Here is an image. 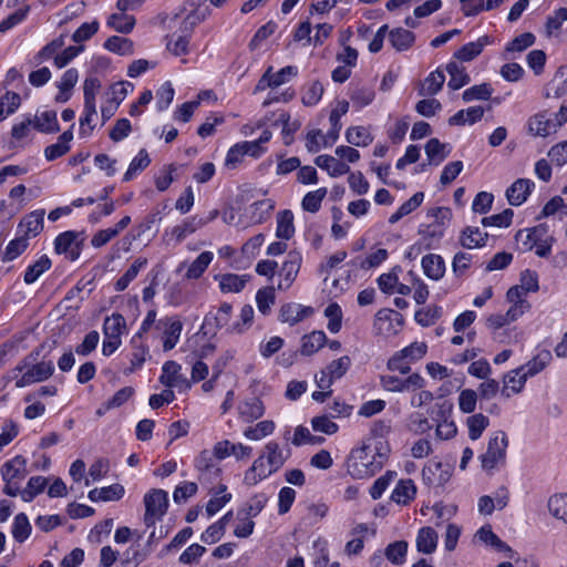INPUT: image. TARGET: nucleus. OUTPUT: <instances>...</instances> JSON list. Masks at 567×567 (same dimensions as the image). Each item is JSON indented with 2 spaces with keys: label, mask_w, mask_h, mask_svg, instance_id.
<instances>
[{
  "label": "nucleus",
  "mask_w": 567,
  "mask_h": 567,
  "mask_svg": "<svg viewBox=\"0 0 567 567\" xmlns=\"http://www.w3.org/2000/svg\"><path fill=\"white\" fill-rule=\"evenodd\" d=\"M213 258V252L203 251L188 267L186 278L198 279L205 272Z\"/></svg>",
  "instance_id": "obj_47"
},
{
  "label": "nucleus",
  "mask_w": 567,
  "mask_h": 567,
  "mask_svg": "<svg viewBox=\"0 0 567 567\" xmlns=\"http://www.w3.org/2000/svg\"><path fill=\"white\" fill-rule=\"evenodd\" d=\"M28 474L27 460L22 455H17L1 466V476L6 483L10 481H22Z\"/></svg>",
  "instance_id": "obj_12"
},
{
  "label": "nucleus",
  "mask_w": 567,
  "mask_h": 567,
  "mask_svg": "<svg viewBox=\"0 0 567 567\" xmlns=\"http://www.w3.org/2000/svg\"><path fill=\"white\" fill-rule=\"evenodd\" d=\"M126 329V321L121 313H112L110 317H106L103 323V333L104 337H115L120 338L123 331Z\"/></svg>",
  "instance_id": "obj_43"
},
{
  "label": "nucleus",
  "mask_w": 567,
  "mask_h": 567,
  "mask_svg": "<svg viewBox=\"0 0 567 567\" xmlns=\"http://www.w3.org/2000/svg\"><path fill=\"white\" fill-rule=\"evenodd\" d=\"M381 386L390 392H404L421 390L425 385V380L419 373H413L405 379L395 375H382Z\"/></svg>",
  "instance_id": "obj_7"
},
{
  "label": "nucleus",
  "mask_w": 567,
  "mask_h": 567,
  "mask_svg": "<svg viewBox=\"0 0 567 567\" xmlns=\"http://www.w3.org/2000/svg\"><path fill=\"white\" fill-rule=\"evenodd\" d=\"M182 365L176 361H166L162 367V374L159 382L168 389H177L178 391H186L190 388V382L182 374Z\"/></svg>",
  "instance_id": "obj_8"
},
{
  "label": "nucleus",
  "mask_w": 567,
  "mask_h": 567,
  "mask_svg": "<svg viewBox=\"0 0 567 567\" xmlns=\"http://www.w3.org/2000/svg\"><path fill=\"white\" fill-rule=\"evenodd\" d=\"M445 82V75L443 71L435 70L431 72L424 80V85L420 90V95H435L439 93Z\"/></svg>",
  "instance_id": "obj_45"
},
{
  "label": "nucleus",
  "mask_w": 567,
  "mask_h": 567,
  "mask_svg": "<svg viewBox=\"0 0 567 567\" xmlns=\"http://www.w3.org/2000/svg\"><path fill=\"white\" fill-rule=\"evenodd\" d=\"M254 308L250 305H245L240 310V321L231 323L228 327V332L240 334L251 326Z\"/></svg>",
  "instance_id": "obj_59"
},
{
  "label": "nucleus",
  "mask_w": 567,
  "mask_h": 567,
  "mask_svg": "<svg viewBox=\"0 0 567 567\" xmlns=\"http://www.w3.org/2000/svg\"><path fill=\"white\" fill-rule=\"evenodd\" d=\"M302 262V256L297 250H291L287 254L286 260L281 266L279 275L282 280L278 284V289L286 290L295 281Z\"/></svg>",
  "instance_id": "obj_10"
},
{
  "label": "nucleus",
  "mask_w": 567,
  "mask_h": 567,
  "mask_svg": "<svg viewBox=\"0 0 567 567\" xmlns=\"http://www.w3.org/2000/svg\"><path fill=\"white\" fill-rule=\"evenodd\" d=\"M534 182L528 178H519L515 181L506 190V198L512 206H519L526 202L532 189Z\"/></svg>",
  "instance_id": "obj_13"
},
{
  "label": "nucleus",
  "mask_w": 567,
  "mask_h": 567,
  "mask_svg": "<svg viewBox=\"0 0 567 567\" xmlns=\"http://www.w3.org/2000/svg\"><path fill=\"white\" fill-rule=\"evenodd\" d=\"M514 216V212L511 208H506L499 214H495L488 217H484L481 220V224L484 227H499L505 228L508 227L512 224V219Z\"/></svg>",
  "instance_id": "obj_61"
},
{
  "label": "nucleus",
  "mask_w": 567,
  "mask_h": 567,
  "mask_svg": "<svg viewBox=\"0 0 567 567\" xmlns=\"http://www.w3.org/2000/svg\"><path fill=\"white\" fill-rule=\"evenodd\" d=\"M487 42L488 37L484 35L481 37L477 41L466 43L454 53V58L464 62L472 61L481 54Z\"/></svg>",
  "instance_id": "obj_35"
},
{
  "label": "nucleus",
  "mask_w": 567,
  "mask_h": 567,
  "mask_svg": "<svg viewBox=\"0 0 567 567\" xmlns=\"http://www.w3.org/2000/svg\"><path fill=\"white\" fill-rule=\"evenodd\" d=\"M488 234L482 231L478 227H466L462 230L460 243L464 248L472 249L486 245Z\"/></svg>",
  "instance_id": "obj_24"
},
{
  "label": "nucleus",
  "mask_w": 567,
  "mask_h": 567,
  "mask_svg": "<svg viewBox=\"0 0 567 567\" xmlns=\"http://www.w3.org/2000/svg\"><path fill=\"white\" fill-rule=\"evenodd\" d=\"M548 511L556 518L567 523V494L551 496L548 499Z\"/></svg>",
  "instance_id": "obj_60"
},
{
  "label": "nucleus",
  "mask_w": 567,
  "mask_h": 567,
  "mask_svg": "<svg viewBox=\"0 0 567 567\" xmlns=\"http://www.w3.org/2000/svg\"><path fill=\"white\" fill-rule=\"evenodd\" d=\"M104 48L107 51L120 55H130L133 53V42L127 38H121L117 35L110 37L104 42Z\"/></svg>",
  "instance_id": "obj_49"
},
{
  "label": "nucleus",
  "mask_w": 567,
  "mask_h": 567,
  "mask_svg": "<svg viewBox=\"0 0 567 567\" xmlns=\"http://www.w3.org/2000/svg\"><path fill=\"white\" fill-rule=\"evenodd\" d=\"M44 209H37L25 215L19 224V228H24L23 237L29 238L38 236L43 230Z\"/></svg>",
  "instance_id": "obj_17"
},
{
  "label": "nucleus",
  "mask_w": 567,
  "mask_h": 567,
  "mask_svg": "<svg viewBox=\"0 0 567 567\" xmlns=\"http://www.w3.org/2000/svg\"><path fill=\"white\" fill-rule=\"evenodd\" d=\"M546 229L543 225L536 226L530 229H520L516 233L515 239L520 243L524 251H529L534 248L537 241L540 240Z\"/></svg>",
  "instance_id": "obj_29"
},
{
  "label": "nucleus",
  "mask_w": 567,
  "mask_h": 567,
  "mask_svg": "<svg viewBox=\"0 0 567 567\" xmlns=\"http://www.w3.org/2000/svg\"><path fill=\"white\" fill-rule=\"evenodd\" d=\"M313 313L311 307L301 306L296 302L284 303L279 310L278 319L290 326H295Z\"/></svg>",
  "instance_id": "obj_11"
},
{
  "label": "nucleus",
  "mask_w": 567,
  "mask_h": 567,
  "mask_svg": "<svg viewBox=\"0 0 567 567\" xmlns=\"http://www.w3.org/2000/svg\"><path fill=\"white\" fill-rule=\"evenodd\" d=\"M508 446V439L504 431L495 432L487 444L485 453L480 455L482 468L484 471H492L497 465H504L506 462V449Z\"/></svg>",
  "instance_id": "obj_2"
},
{
  "label": "nucleus",
  "mask_w": 567,
  "mask_h": 567,
  "mask_svg": "<svg viewBox=\"0 0 567 567\" xmlns=\"http://www.w3.org/2000/svg\"><path fill=\"white\" fill-rule=\"evenodd\" d=\"M295 234L293 214L289 209H285L277 215L276 236L280 239L288 240Z\"/></svg>",
  "instance_id": "obj_38"
},
{
  "label": "nucleus",
  "mask_w": 567,
  "mask_h": 567,
  "mask_svg": "<svg viewBox=\"0 0 567 567\" xmlns=\"http://www.w3.org/2000/svg\"><path fill=\"white\" fill-rule=\"evenodd\" d=\"M240 419L245 422H252L260 419L265 413V405L259 398L245 399L237 406Z\"/></svg>",
  "instance_id": "obj_15"
},
{
  "label": "nucleus",
  "mask_w": 567,
  "mask_h": 567,
  "mask_svg": "<svg viewBox=\"0 0 567 567\" xmlns=\"http://www.w3.org/2000/svg\"><path fill=\"white\" fill-rule=\"evenodd\" d=\"M249 279V275L224 274L215 276V280H218L219 288L224 293L240 292Z\"/></svg>",
  "instance_id": "obj_18"
},
{
  "label": "nucleus",
  "mask_w": 567,
  "mask_h": 567,
  "mask_svg": "<svg viewBox=\"0 0 567 567\" xmlns=\"http://www.w3.org/2000/svg\"><path fill=\"white\" fill-rule=\"evenodd\" d=\"M265 455L257 457L252 465L245 472L244 483L248 486H255L260 481L276 473L270 466L266 465Z\"/></svg>",
  "instance_id": "obj_14"
},
{
  "label": "nucleus",
  "mask_w": 567,
  "mask_h": 567,
  "mask_svg": "<svg viewBox=\"0 0 567 567\" xmlns=\"http://www.w3.org/2000/svg\"><path fill=\"white\" fill-rule=\"evenodd\" d=\"M327 341V336L321 330L312 331L301 339V354L311 355L321 349Z\"/></svg>",
  "instance_id": "obj_34"
},
{
  "label": "nucleus",
  "mask_w": 567,
  "mask_h": 567,
  "mask_svg": "<svg viewBox=\"0 0 567 567\" xmlns=\"http://www.w3.org/2000/svg\"><path fill=\"white\" fill-rule=\"evenodd\" d=\"M492 94L493 87L491 84L482 83L466 89L462 94V99L464 102H471L474 100L486 101L492 96Z\"/></svg>",
  "instance_id": "obj_52"
},
{
  "label": "nucleus",
  "mask_w": 567,
  "mask_h": 567,
  "mask_svg": "<svg viewBox=\"0 0 567 567\" xmlns=\"http://www.w3.org/2000/svg\"><path fill=\"white\" fill-rule=\"evenodd\" d=\"M558 126V121L548 118L546 113L536 114L528 122L529 131L536 136H547L556 132Z\"/></svg>",
  "instance_id": "obj_19"
},
{
  "label": "nucleus",
  "mask_w": 567,
  "mask_h": 567,
  "mask_svg": "<svg viewBox=\"0 0 567 567\" xmlns=\"http://www.w3.org/2000/svg\"><path fill=\"white\" fill-rule=\"evenodd\" d=\"M21 99L20 95L16 92L8 91L0 99V121L6 117V115L12 114L20 106Z\"/></svg>",
  "instance_id": "obj_63"
},
{
  "label": "nucleus",
  "mask_w": 567,
  "mask_h": 567,
  "mask_svg": "<svg viewBox=\"0 0 567 567\" xmlns=\"http://www.w3.org/2000/svg\"><path fill=\"white\" fill-rule=\"evenodd\" d=\"M326 195V187H321L318 188L317 190L307 193L302 199V208L309 213H317L320 209L321 203L324 199Z\"/></svg>",
  "instance_id": "obj_57"
},
{
  "label": "nucleus",
  "mask_w": 567,
  "mask_h": 567,
  "mask_svg": "<svg viewBox=\"0 0 567 567\" xmlns=\"http://www.w3.org/2000/svg\"><path fill=\"white\" fill-rule=\"evenodd\" d=\"M147 260L145 258H137L130 268L123 274L122 277L117 279L115 282V290L123 291L127 288V286L136 278L140 270L145 267Z\"/></svg>",
  "instance_id": "obj_46"
},
{
  "label": "nucleus",
  "mask_w": 567,
  "mask_h": 567,
  "mask_svg": "<svg viewBox=\"0 0 567 567\" xmlns=\"http://www.w3.org/2000/svg\"><path fill=\"white\" fill-rule=\"evenodd\" d=\"M374 90L370 86L354 87L350 93V99L359 109L369 105L374 100Z\"/></svg>",
  "instance_id": "obj_62"
},
{
  "label": "nucleus",
  "mask_w": 567,
  "mask_h": 567,
  "mask_svg": "<svg viewBox=\"0 0 567 567\" xmlns=\"http://www.w3.org/2000/svg\"><path fill=\"white\" fill-rule=\"evenodd\" d=\"M437 533L432 527H422L416 535V549L422 554H432L437 547Z\"/></svg>",
  "instance_id": "obj_22"
},
{
  "label": "nucleus",
  "mask_w": 567,
  "mask_h": 567,
  "mask_svg": "<svg viewBox=\"0 0 567 567\" xmlns=\"http://www.w3.org/2000/svg\"><path fill=\"white\" fill-rule=\"evenodd\" d=\"M54 372V365L51 361H42L39 363H31L30 368L20 377L14 378L17 388H25L35 382H42L48 380Z\"/></svg>",
  "instance_id": "obj_9"
},
{
  "label": "nucleus",
  "mask_w": 567,
  "mask_h": 567,
  "mask_svg": "<svg viewBox=\"0 0 567 567\" xmlns=\"http://www.w3.org/2000/svg\"><path fill=\"white\" fill-rule=\"evenodd\" d=\"M324 92L319 80L307 82L301 89V102L305 106H315L319 103Z\"/></svg>",
  "instance_id": "obj_30"
},
{
  "label": "nucleus",
  "mask_w": 567,
  "mask_h": 567,
  "mask_svg": "<svg viewBox=\"0 0 567 567\" xmlns=\"http://www.w3.org/2000/svg\"><path fill=\"white\" fill-rule=\"evenodd\" d=\"M51 260L47 255L41 256L34 264L30 265L23 276L27 285L35 282L42 274L51 268Z\"/></svg>",
  "instance_id": "obj_42"
},
{
  "label": "nucleus",
  "mask_w": 567,
  "mask_h": 567,
  "mask_svg": "<svg viewBox=\"0 0 567 567\" xmlns=\"http://www.w3.org/2000/svg\"><path fill=\"white\" fill-rule=\"evenodd\" d=\"M275 288L274 287H265L257 291L256 293V302L258 310L267 316L270 313L271 306L275 303Z\"/></svg>",
  "instance_id": "obj_53"
},
{
  "label": "nucleus",
  "mask_w": 567,
  "mask_h": 567,
  "mask_svg": "<svg viewBox=\"0 0 567 567\" xmlns=\"http://www.w3.org/2000/svg\"><path fill=\"white\" fill-rule=\"evenodd\" d=\"M416 486L412 480H400L391 494V499L399 505H406L414 499Z\"/></svg>",
  "instance_id": "obj_21"
},
{
  "label": "nucleus",
  "mask_w": 567,
  "mask_h": 567,
  "mask_svg": "<svg viewBox=\"0 0 567 567\" xmlns=\"http://www.w3.org/2000/svg\"><path fill=\"white\" fill-rule=\"evenodd\" d=\"M261 455H265L267 465L275 472L281 468L287 460V457L284 456L279 444L275 441H270L265 445V451Z\"/></svg>",
  "instance_id": "obj_40"
},
{
  "label": "nucleus",
  "mask_w": 567,
  "mask_h": 567,
  "mask_svg": "<svg viewBox=\"0 0 567 567\" xmlns=\"http://www.w3.org/2000/svg\"><path fill=\"white\" fill-rule=\"evenodd\" d=\"M28 246H29V240L27 239V237L20 236V237L12 239L11 241H9V244L6 247V251L2 256V261L7 262V261L14 260L22 252L25 251Z\"/></svg>",
  "instance_id": "obj_54"
},
{
  "label": "nucleus",
  "mask_w": 567,
  "mask_h": 567,
  "mask_svg": "<svg viewBox=\"0 0 567 567\" xmlns=\"http://www.w3.org/2000/svg\"><path fill=\"white\" fill-rule=\"evenodd\" d=\"M424 275L433 280H439L445 272V264L440 255L429 254L422 258Z\"/></svg>",
  "instance_id": "obj_23"
},
{
  "label": "nucleus",
  "mask_w": 567,
  "mask_h": 567,
  "mask_svg": "<svg viewBox=\"0 0 567 567\" xmlns=\"http://www.w3.org/2000/svg\"><path fill=\"white\" fill-rule=\"evenodd\" d=\"M208 223L207 219L197 218L196 216L186 218L182 224L172 229V235L178 243L183 241L188 235L195 233L197 229Z\"/></svg>",
  "instance_id": "obj_32"
},
{
  "label": "nucleus",
  "mask_w": 567,
  "mask_h": 567,
  "mask_svg": "<svg viewBox=\"0 0 567 567\" xmlns=\"http://www.w3.org/2000/svg\"><path fill=\"white\" fill-rule=\"evenodd\" d=\"M275 431V423L270 420H265L257 423L255 426L247 427L244 431L245 437L251 441H258L266 437Z\"/></svg>",
  "instance_id": "obj_51"
},
{
  "label": "nucleus",
  "mask_w": 567,
  "mask_h": 567,
  "mask_svg": "<svg viewBox=\"0 0 567 567\" xmlns=\"http://www.w3.org/2000/svg\"><path fill=\"white\" fill-rule=\"evenodd\" d=\"M315 164L321 169L327 171L331 177H339L350 172V167L346 163L331 155L324 154L317 156Z\"/></svg>",
  "instance_id": "obj_20"
},
{
  "label": "nucleus",
  "mask_w": 567,
  "mask_h": 567,
  "mask_svg": "<svg viewBox=\"0 0 567 567\" xmlns=\"http://www.w3.org/2000/svg\"><path fill=\"white\" fill-rule=\"evenodd\" d=\"M389 40L396 51H405L412 47L415 35L412 31L403 28H395L390 31Z\"/></svg>",
  "instance_id": "obj_36"
},
{
  "label": "nucleus",
  "mask_w": 567,
  "mask_h": 567,
  "mask_svg": "<svg viewBox=\"0 0 567 567\" xmlns=\"http://www.w3.org/2000/svg\"><path fill=\"white\" fill-rule=\"evenodd\" d=\"M446 71L450 75L447 86L451 90H458L471 81L470 75L465 71V68L457 62H450L446 65Z\"/></svg>",
  "instance_id": "obj_37"
},
{
  "label": "nucleus",
  "mask_w": 567,
  "mask_h": 567,
  "mask_svg": "<svg viewBox=\"0 0 567 567\" xmlns=\"http://www.w3.org/2000/svg\"><path fill=\"white\" fill-rule=\"evenodd\" d=\"M347 468L353 478H367L382 468V461H377L375 456L372 455L371 446L363 445L351 451Z\"/></svg>",
  "instance_id": "obj_1"
},
{
  "label": "nucleus",
  "mask_w": 567,
  "mask_h": 567,
  "mask_svg": "<svg viewBox=\"0 0 567 567\" xmlns=\"http://www.w3.org/2000/svg\"><path fill=\"white\" fill-rule=\"evenodd\" d=\"M32 121L33 127L41 133H56L60 131L55 111L37 114Z\"/></svg>",
  "instance_id": "obj_31"
},
{
  "label": "nucleus",
  "mask_w": 567,
  "mask_h": 567,
  "mask_svg": "<svg viewBox=\"0 0 567 567\" xmlns=\"http://www.w3.org/2000/svg\"><path fill=\"white\" fill-rule=\"evenodd\" d=\"M351 367V359L349 355L340 357L328 364L316 375V383L321 390H328L336 380L341 379Z\"/></svg>",
  "instance_id": "obj_5"
},
{
  "label": "nucleus",
  "mask_w": 567,
  "mask_h": 567,
  "mask_svg": "<svg viewBox=\"0 0 567 567\" xmlns=\"http://www.w3.org/2000/svg\"><path fill=\"white\" fill-rule=\"evenodd\" d=\"M466 424L468 427L470 439L476 441L482 436L485 429L489 425V420L484 414L477 413L467 417Z\"/></svg>",
  "instance_id": "obj_50"
},
{
  "label": "nucleus",
  "mask_w": 567,
  "mask_h": 567,
  "mask_svg": "<svg viewBox=\"0 0 567 567\" xmlns=\"http://www.w3.org/2000/svg\"><path fill=\"white\" fill-rule=\"evenodd\" d=\"M453 410L452 402L447 400H443L441 402H436L430 410V417L435 423H442L449 419H451Z\"/></svg>",
  "instance_id": "obj_64"
},
{
  "label": "nucleus",
  "mask_w": 567,
  "mask_h": 567,
  "mask_svg": "<svg viewBox=\"0 0 567 567\" xmlns=\"http://www.w3.org/2000/svg\"><path fill=\"white\" fill-rule=\"evenodd\" d=\"M144 524L152 527L166 514L168 508V494L164 489L153 488L144 495Z\"/></svg>",
  "instance_id": "obj_3"
},
{
  "label": "nucleus",
  "mask_w": 567,
  "mask_h": 567,
  "mask_svg": "<svg viewBox=\"0 0 567 567\" xmlns=\"http://www.w3.org/2000/svg\"><path fill=\"white\" fill-rule=\"evenodd\" d=\"M32 527L28 516L24 513L16 515L12 524V536L18 543L27 540L31 534Z\"/></svg>",
  "instance_id": "obj_44"
},
{
  "label": "nucleus",
  "mask_w": 567,
  "mask_h": 567,
  "mask_svg": "<svg viewBox=\"0 0 567 567\" xmlns=\"http://www.w3.org/2000/svg\"><path fill=\"white\" fill-rule=\"evenodd\" d=\"M348 111L349 102L346 100L339 101L337 106L331 111L329 116L331 128L327 132V138L330 140V143H334L338 140L340 130L342 127L340 118Z\"/></svg>",
  "instance_id": "obj_25"
},
{
  "label": "nucleus",
  "mask_w": 567,
  "mask_h": 567,
  "mask_svg": "<svg viewBox=\"0 0 567 567\" xmlns=\"http://www.w3.org/2000/svg\"><path fill=\"white\" fill-rule=\"evenodd\" d=\"M450 145L441 143L439 138H431L425 145V153L431 164H441L450 154Z\"/></svg>",
  "instance_id": "obj_33"
},
{
  "label": "nucleus",
  "mask_w": 567,
  "mask_h": 567,
  "mask_svg": "<svg viewBox=\"0 0 567 567\" xmlns=\"http://www.w3.org/2000/svg\"><path fill=\"white\" fill-rule=\"evenodd\" d=\"M155 329L162 332L163 350L167 352L173 350L178 343L183 323L176 318L165 317L155 323Z\"/></svg>",
  "instance_id": "obj_6"
},
{
  "label": "nucleus",
  "mask_w": 567,
  "mask_h": 567,
  "mask_svg": "<svg viewBox=\"0 0 567 567\" xmlns=\"http://www.w3.org/2000/svg\"><path fill=\"white\" fill-rule=\"evenodd\" d=\"M84 234L66 230L61 233L54 240V250L58 255H65L70 260H76L82 251Z\"/></svg>",
  "instance_id": "obj_4"
},
{
  "label": "nucleus",
  "mask_w": 567,
  "mask_h": 567,
  "mask_svg": "<svg viewBox=\"0 0 567 567\" xmlns=\"http://www.w3.org/2000/svg\"><path fill=\"white\" fill-rule=\"evenodd\" d=\"M268 496L265 493L255 494L246 503L245 507L238 512V515L244 513L248 517H256L266 506Z\"/></svg>",
  "instance_id": "obj_58"
},
{
  "label": "nucleus",
  "mask_w": 567,
  "mask_h": 567,
  "mask_svg": "<svg viewBox=\"0 0 567 567\" xmlns=\"http://www.w3.org/2000/svg\"><path fill=\"white\" fill-rule=\"evenodd\" d=\"M216 456L213 451L204 450L199 453V455L195 458V467L199 472V478L205 476L208 477H218L220 474V468L215 462Z\"/></svg>",
  "instance_id": "obj_16"
},
{
  "label": "nucleus",
  "mask_w": 567,
  "mask_h": 567,
  "mask_svg": "<svg viewBox=\"0 0 567 567\" xmlns=\"http://www.w3.org/2000/svg\"><path fill=\"white\" fill-rule=\"evenodd\" d=\"M124 493V487L121 484H113L106 487L91 489L87 497L92 502H110L121 499Z\"/></svg>",
  "instance_id": "obj_27"
},
{
  "label": "nucleus",
  "mask_w": 567,
  "mask_h": 567,
  "mask_svg": "<svg viewBox=\"0 0 567 567\" xmlns=\"http://www.w3.org/2000/svg\"><path fill=\"white\" fill-rule=\"evenodd\" d=\"M347 142L354 146H367L372 142L369 131L362 126L349 127L346 132Z\"/></svg>",
  "instance_id": "obj_55"
},
{
  "label": "nucleus",
  "mask_w": 567,
  "mask_h": 567,
  "mask_svg": "<svg viewBox=\"0 0 567 567\" xmlns=\"http://www.w3.org/2000/svg\"><path fill=\"white\" fill-rule=\"evenodd\" d=\"M526 381L527 377H525L523 369L520 368L507 372L504 375V388L502 390L503 395L506 398L511 396V393L507 391L508 389L515 394L522 392Z\"/></svg>",
  "instance_id": "obj_28"
},
{
  "label": "nucleus",
  "mask_w": 567,
  "mask_h": 567,
  "mask_svg": "<svg viewBox=\"0 0 567 567\" xmlns=\"http://www.w3.org/2000/svg\"><path fill=\"white\" fill-rule=\"evenodd\" d=\"M209 14V10L206 8L204 11L194 9L190 13H188L179 25V35H185L186 38H190L195 27L204 21L206 17Z\"/></svg>",
  "instance_id": "obj_41"
},
{
  "label": "nucleus",
  "mask_w": 567,
  "mask_h": 567,
  "mask_svg": "<svg viewBox=\"0 0 567 567\" xmlns=\"http://www.w3.org/2000/svg\"><path fill=\"white\" fill-rule=\"evenodd\" d=\"M406 551L408 543L405 540H396L388 545L385 556L392 564L401 565L405 561Z\"/></svg>",
  "instance_id": "obj_56"
},
{
  "label": "nucleus",
  "mask_w": 567,
  "mask_h": 567,
  "mask_svg": "<svg viewBox=\"0 0 567 567\" xmlns=\"http://www.w3.org/2000/svg\"><path fill=\"white\" fill-rule=\"evenodd\" d=\"M551 352L547 349L538 351L526 364L519 367L525 377L530 378L543 371L551 361Z\"/></svg>",
  "instance_id": "obj_26"
},
{
  "label": "nucleus",
  "mask_w": 567,
  "mask_h": 567,
  "mask_svg": "<svg viewBox=\"0 0 567 567\" xmlns=\"http://www.w3.org/2000/svg\"><path fill=\"white\" fill-rule=\"evenodd\" d=\"M151 164V158L145 148L140 150L137 155L131 161L127 171L123 175V182H130L143 172Z\"/></svg>",
  "instance_id": "obj_39"
},
{
  "label": "nucleus",
  "mask_w": 567,
  "mask_h": 567,
  "mask_svg": "<svg viewBox=\"0 0 567 567\" xmlns=\"http://www.w3.org/2000/svg\"><path fill=\"white\" fill-rule=\"evenodd\" d=\"M107 25L121 33H130L135 25V18L126 13H113L107 19Z\"/></svg>",
  "instance_id": "obj_48"
}]
</instances>
